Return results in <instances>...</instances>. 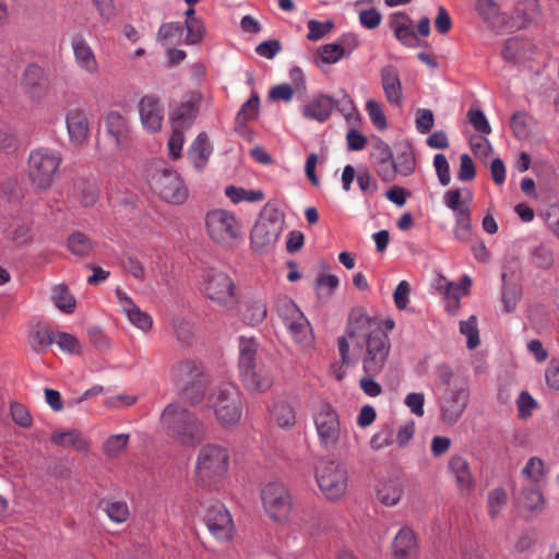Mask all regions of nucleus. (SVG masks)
Masks as SVG:
<instances>
[{
	"label": "nucleus",
	"instance_id": "f257e3e1",
	"mask_svg": "<svg viewBox=\"0 0 559 559\" xmlns=\"http://www.w3.org/2000/svg\"><path fill=\"white\" fill-rule=\"evenodd\" d=\"M349 343L360 352L366 377L359 381L362 392L371 397L382 393L381 385L372 377L380 373L388 359L391 343L382 322L369 317L362 309H353L348 316L345 336L338 338V350L343 364L349 362Z\"/></svg>",
	"mask_w": 559,
	"mask_h": 559
},
{
	"label": "nucleus",
	"instance_id": "f03ea898",
	"mask_svg": "<svg viewBox=\"0 0 559 559\" xmlns=\"http://www.w3.org/2000/svg\"><path fill=\"white\" fill-rule=\"evenodd\" d=\"M162 424L174 442L187 448L200 445L207 435L204 420L179 404H169L165 407Z\"/></svg>",
	"mask_w": 559,
	"mask_h": 559
},
{
	"label": "nucleus",
	"instance_id": "7ed1b4c3",
	"mask_svg": "<svg viewBox=\"0 0 559 559\" xmlns=\"http://www.w3.org/2000/svg\"><path fill=\"white\" fill-rule=\"evenodd\" d=\"M238 370L250 392H266L273 385L272 367L259 354V344L253 337H239Z\"/></svg>",
	"mask_w": 559,
	"mask_h": 559
},
{
	"label": "nucleus",
	"instance_id": "20e7f679",
	"mask_svg": "<svg viewBox=\"0 0 559 559\" xmlns=\"http://www.w3.org/2000/svg\"><path fill=\"white\" fill-rule=\"evenodd\" d=\"M476 10L497 32L520 29L539 19L538 2H518L514 14L502 12L498 2H477Z\"/></svg>",
	"mask_w": 559,
	"mask_h": 559
},
{
	"label": "nucleus",
	"instance_id": "39448f33",
	"mask_svg": "<svg viewBox=\"0 0 559 559\" xmlns=\"http://www.w3.org/2000/svg\"><path fill=\"white\" fill-rule=\"evenodd\" d=\"M230 451L227 447L209 442L198 452L194 474L197 481L202 486H211L221 481L228 473Z\"/></svg>",
	"mask_w": 559,
	"mask_h": 559
},
{
	"label": "nucleus",
	"instance_id": "423d86ee",
	"mask_svg": "<svg viewBox=\"0 0 559 559\" xmlns=\"http://www.w3.org/2000/svg\"><path fill=\"white\" fill-rule=\"evenodd\" d=\"M242 404V394L233 382L221 383L207 397V408L224 428L233 427L240 421Z\"/></svg>",
	"mask_w": 559,
	"mask_h": 559
},
{
	"label": "nucleus",
	"instance_id": "0eeeda50",
	"mask_svg": "<svg viewBox=\"0 0 559 559\" xmlns=\"http://www.w3.org/2000/svg\"><path fill=\"white\" fill-rule=\"evenodd\" d=\"M202 294L216 306L231 310L238 304V294L233 278L224 271L207 269L201 277Z\"/></svg>",
	"mask_w": 559,
	"mask_h": 559
},
{
	"label": "nucleus",
	"instance_id": "6e6552de",
	"mask_svg": "<svg viewBox=\"0 0 559 559\" xmlns=\"http://www.w3.org/2000/svg\"><path fill=\"white\" fill-rule=\"evenodd\" d=\"M170 377L174 382L182 386L181 393L186 401L191 404L202 401L207 379L199 361L185 359L174 364Z\"/></svg>",
	"mask_w": 559,
	"mask_h": 559
},
{
	"label": "nucleus",
	"instance_id": "1a4fd4ad",
	"mask_svg": "<svg viewBox=\"0 0 559 559\" xmlns=\"http://www.w3.org/2000/svg\"><path fill=\"white\" fill-rule=\"evenodd\" d=\"M61 160L59 152L47 147H40L31 152L27 176L35 191H46L51 187Z\"/></svg>",
	"mask_w": 559,
	"mask_h": 559
},
{
	"label": "nucleus",
	"instance_id": "9d476101",
	"mask_svg": "<svg viewBox=\"0 0 559 559\" xmlns=\"http://www.w3.org/2000/svg\"><path fill=\"white\" fill-rule=\"evenodd\" d=\"M316 480L328 500H338L347 490V467L337 460H321L316 467Z\"/></svg>",
	"mask_w": 559,
	"mask_h": 559
},
{
	"label": "nucleus",
	"instance_id": "9b49d317",
	"mask_svg": "<svg viewBox=\"0 0 559 559\" xmlns=\"http://www.w3.org/2000/svg\"><path fill=\"white\" fill-rule=\"evenodd\" d=\"M148 185L166 202L182 204L188 198V189L180 176L163 165L150 169Z\"/></svg>",
	"mask_w": 559,
	"mask_h": 559
},
{
	"label": "nucleus",
	"instance_id": "f8f14e48",
	"mask_svg": "<svg viewBox=\"0 0 559 559\" xmlns=\"http://www.w3.org/2000/svg\"><path fill=\"white\" fill-rule=\"evenodd\" d=\"M313 423L320 447L326 452L335 451L343 437L336 409L329 403H321L313 414Z\"/></svg>",
	"mask_w": 559,
	"mask_h": 559
},
{
	"label": "nucleus",
	"instance_id": "ddd939ff",
	"mask_svg": "<svg viewBox=\"0 0 559 559\" xmlns=\"http://www.w3.org/2000/svg\"><path fill=\"white\" fill-rule=\"evenodd\" d=\"M276 312L298 345L309 347L313 343L310 323L292 299L280 298L276 302Z\"/></svg>",
	"mask_w": 559,
	"mask_h": 559
},
{
	"label": "nucleus",
	"instance_id": "4468645a",
	"mask_svg": "<svg viewBox=\"0 0 559 559\" xmlns=\"http://www.w3.org/2000/svg\"><path fill=\"white\" fill-rule=\"evenodd\" d=\"M205 227L209 237L222 246H231L241 235V224L235 214L223 209L207 212Z\"/></svg>",
	"mask_w": 559,
	"mask_h": 559
},
{
	"label": "nucleus",
	"instance_id": "2eb2a0df",
	"mask_svg": "<svg viewBox=\"0 0 559 559\" xmlns=\"http://www.w3.org/2000/svg\"><path fill=\"white\" fill-rule=\"evenodd\" d=\"M390 27L395 38L407 48L421 46V37L430 34V19L423 16L417 24L404 12H394L390 16Z\"/></svg>",
	"mask_w": 559,
	"mask_h": 559
},
{
	"label": "nucleus",
	"instance_id": "dca6fc26",
	"mask_svg": "<svg viewBox=\"0 0 559 559\" xmlns=\"http://www.w3.org/2000/svg\"><path fill=\"white\" fill-rule=\"evenodd\" d=\"M261 499L266 514L274 522H285L293 509V498L288 488L278 481L267 483L262 491Z\"/></svg>",
	"mask_w": 559,
	"mask_h": 559
},
{
	"label": "nucleus",
	"instance_id": "f3484780",
	"mask_svg": "<svg viewBox=\"0 0 559 559\" xmlns=\"http://www.w3.org/2000/svg\"><path fill=\"white\" fill-rule=\"evenodd\" d=\"M202 521L211 535L221 542H229L234 536V522L229 511L221 502L204 508Z\"/></svg>",
	"mask_w": 559,
	"mask_h": 559
},
{
	"label": "nucleus",
	"instance_id": "a211bd4d",
	"mask_svg": "<svg viewBox=\"0 0 559 559\" xmlns=\"http://www.w3.org/2000/svg\"><path fill=\"white\" fill-rule=\"evenodd\" d=\"M469 402V391L461 386L445 390L439 401L440 418L447 426H454L463 416Z\"/></svg>",
	"mask_w": 559,
	"mask_h": 559
},
{
	"label": "nucleus",
	"instance_id": "6ab92c4d",
	"mask_svg": "<svg viewBox=\"0 0 559 559\" xmlns=\"http://www.w3.org/2000/svg\"><path fill=\"white\" fill-rule=\"evenodd\" d=\"M283 224L278 219L260 218L251 230V246L257 252H265L274 247L281 233Z\"/></svg>",
	"mask_w": 559,
	"mask_h": 559
},
{
	"label": "nucleus",
	"instance_id": "aec40b11",
	"mask_svg": "<svg viewBox=\"0 0 559 559\" xmlns=\"http://www.w3.org/2000/svg\"><path fill=\"white\" fill-rule=\"evenodd\" d=\"M371 160L377 175L384 182H392L397 174V164L394 160L391 147L378 139L372 144Z\"/></svg>",
	"mask_w": 559,
	"mask_h": 559
},
{
	"label": "nucleus",
	"instance_id": "412c9836",
	"mask_svg": "<svg viewBox=\"0 0 559 559\" xmlns=\"http://www.w3.org/2000/svg\"><path fill=\"white\" fill-rule=\"evenodd\" d=\"M140 121L144 130L151 133L158 132L162 129L164 120V106L159 97L155 95H144L138 104Z\"/></svg>",
	"mask_w": 559,
	"mask_h": 559
},
{
	"label": "nucleus",
	"instance_id": "4be33fe9",
	"mask_svg": "<svg viewBox=\"0 0 559 559\" xmlns=\"http://www.w3.org/2000/svg\"><path fill=\"white\" fill-rule=\"evenodd\" d=\"M105 129L112 138L118 150H126L131 144V127L129 120L118 111H110L105 117Z\"/></svg>",
	"mask_w": 559,
	"mask_h": 559
},
{
	"label": "nucleus",
	"instance_id": "5701e85b",
	"mask_svg": "<svg viewBox=\"0 0 559 559\" xmlns=\"http://www.w3.org/2000/svg\"><path fill=\"white\" fill-rule=\"evenodd\" d=\"M66 123L71 143L82 145L88 139L90 121L84 108L69 109L66 115Z\"/></svg>",
	"mask_w": 559,
	"mask_h": 559
},
{
	"label": "nucleus",
	"instance_id": "b1692460",
	"mask_svg": "<svg viewBox=\"0 0 559 559\" xmlns=\"http://www.w3.org/2000/svg\"><path fill=\"white\" fill-rule=\"evenodd\" d=\"M201 104V94L191 93L177 106L171 114L173 128L189 129L198 116Z\"/></svg>",
	"mask_w": 559,
	"mask_h": 559
},
{
	"label": "nucleus",
	"instance_id": "393cba45",
	"mask_svg": "<svg viewBox=\"0 0 559 559\" xmlns=\"http://www.w3.org/2000/svg\"><path fill=\"white\" fill-rule=\"evenodd\" d=\"M380 78L388 103L400 107L403 103V91L397 69L392 64L384 66L380 70Z\"/></svg>",
	"mask_w": 559,
	"mask_h": 559
},
{
	"label": "nucleus",
	"instance_id": "a878e982",
	"mask_svg": "<svg viewBox=\"0 0 559 559\" xmlns=\"http://www.w3.org/2000/svg\"><path fill=\"white\" fill-rule=\"evenodd\" d=\"M336 107L337 102L334 98L325 94H318L302 106L301 112L307 119L324 122Z\"/></svg>",
	"mask_w": 559,
	"mask_h": 559
},
{
	"label": "nucleus",
	"instance_id": "bb28decb",
	"mask_svg": "<svg viewBox=\"0 0 559 559\" xmlns=\"http://www.w3.org/2000/svg\"><path fill=\"white\" fill-rule=\"evenodd\" d=\"M116 296L121 311L134 326L142 331L151 330L153 320L148 313L142 311L122 289H116Z\"/></svg>",
	"mask_w": 559,
	"mask_h": 559
},
{
	"label": "nucleus",
	"instance_id": "cd10ccee",
	"mask_svg": "<svg viewBox=\"0 0 559 559\" xmlns=\"http://www.w3.org/2000/svg\"><path fill=\"white\" fill-rule=\"evenodd\" d=\"M72 49L76 66L90 75H96L99 72V64L95 53L88 43L82 36H75L72 39Z\"/></svg>",
	"mask_w": 559,
	"mask_h": 559
},
{
	"label": "nucleus",
	"instance_id": "c85d7f7f",
	"mask_svg": "<svg viewBox=\"0 0 559 559\" xmlns=\"http://www.w3.org/2000/svg\"><path fill=\"white\" fill-rule=\"evenodd\" d=\"M533 53V43L519 37H511L507 39L502 49L503 59L514 63L530 59Z\"/></svg>",
	"mask_w": 559,
	"mask_h": 559
},
{
	"label": "nucleus",
	"instance_id": "c756f323",
	"mask_svg": "<svg viewBox=\"0 0 559 559\" xmlns=\"http://www.w3.org/2000/svg\"><path fill=\"white\" fill-rule=\"evenodd\" d=\"M22 85L31 97H43L46 92L44 70L36 64L27 66L23 74Z\"/></svg>",
	"mask_w": 559,
	"mask_h": 559
},
{
	"label": "nucleus",
	"instance_id": "7c9ffc66",
	"mask_svg": "<svg viewBox=\"0 0 559 559\" xmlns=\"http://www.w3.org/2000/svg\"><path fill=\"white\" fill-rule=\"evenodd\" d=\"M417 542L415 534L408 526L402 527L392 543V552L395 559H408L415 552Z\"/></svg>",
	"mask_w": 559,
	"mask_h": 559
},
{
	"label": "nucleus",
	"instance_id": "2f4dec72",
	"mask_svg": "<svg viewBox=\"0 0 559 559\" xmlns=\"http://www.w3.org/2000/svg\"><path fill=\"white\" fill-rule=\"evenodd\" d=\"M212 152L213 146L209 141L207 134L205 132H201L189 146L188 158L197 169L201 170L207 164Z\"/></svg>",
	"mask_w": 559,
	"mask_h": 559
},
{
	"label": "nucleus",
	"instance_id": "473e14b6",
	"mask_svg": "<svg viewBox=\"0 0 559 559\" xmlns=\"http://www.w3.org/2000/svg\"><path fill=\"white\" fill-rule=\"evenodd\" d=\"M473 200V193L469 189H450L443 195V202L450 209L454 216L469 213V203Z\"/></svg>",
	"mask_w": 559,
	"mask_h": 559
},
{
	"label": "nucleus",
	"instance_id": "72a5a7b5",
	"mask_svg": "<svg viewBox=\"0 0 559 559\" xmlns=\"http://www.w3.org/2000/svg\"><path fill=\"white\" fill-rule=\"evenodd\" d=\"M53 342L55 337L47 323L38 321L32 324L28 332V344L34 352L44 353Z\"/></svg>",
	"mask_w": 559,
	"mask_h": 559
},
{
	"label": "nucleus",
	"instance_id": "f704fd0d",
	"mask_svg": "<svg viewBox=\"0 0 559 559\" xmlns=\"http://www.w3.org/2000/svg\"><path fill=\"white\" fill-rule=\"evenodd\" d=\"M450 473L454 476L457 487L464 491L468 490L474 483L473 475L469 469L468 462L460 456L454 455L448 463Z\"/></svg>",
	"mask_w": 559,
	"mask_h": 559
},
{
	"label": "nucleus",
	"instance_id": "c9c22d12",
	"mask_svg": "<svg viewBox=\"0 0 559 559\" xmlns=\"http://www.w3.org/2000/svg\"><path fill=\"white\" fill-rule=\"evenodd\" d=\"M51 441L59 447L73 448L76 451H87L88 442L79 430L55 431Z\"/></svg>",
	"mask_w": 559,
	"mask_h": 559
},
{
	"label": "nucleus",
	"instance_id": "e433bc0d",
	"mask_svg": "<svg viewBox=\"0 0 559 559\" xmlns=\"http://www.w3.org/2000/svg\"><path fill=\"white\" fill-rule=\"evenodd\" d=\"M272 416L276 424L282 428H290L296 423V413L292 404L287 401H276L272 408Z\"/></svg>",
	"mask_w": 559,
	"mask_h": 559
},
{
	"label": "nucleus",
	"instance_id": "4c0bfd02",
	"mask_svg": "<svg viewBox=\"0 0 559 559\" xmlns=\"http://www.w3.org/2000/svg\"><path fill=\"white\" fill-rule=\"evenodd\" d=\"M51 300L64 313H72L75 309V298L64 284H58L52 288Z\"/></svg>",
	"mask_w": 559,
	"mask_h": 559
},
{
	"label": "nucleus",
	"instance_id": "58836bf2",
	"mask_svg": "<svg viewBox=\"0 0 559 559\" xmlns=\"http://www.w3.org/2000/svg\"><path fill=\"white\" fill-rule=\"evenodd\" d=\"M402 493V485L395 480L384 481L378 489L379 500L389 507L395 506L401 500Z\"/></svg>",
	"mask_w": 559,
	"mask_h": 559
},
{
	"label": "nucleus",
	"instance_id": "ea45409f",
	"mask_svg": "<svg viewBox=\"0 0 559 559\" xmlns=\"http://www.w3.org/2000/svg\"><path fill=\"white\" fill-rule=\"evenodd\" d=\"M194 10L193 8H188L186 11V27H187V37L186 43L187 44H198L201 41L203 35H204V25L203 23L193 16Z\"/></svg>",
	"mask_w": 559,
	"mask_h": 559
},
{
	"label": "nucleus",
	"instance_id": "a19ab883",
	"mask_svg": "<svg viewBox=\"0 0 559 559\" xmlns=\"http://www.w3.org/2000/svg\"><path fill=\"white\" fill-rule=\"evenodd\" d=\"M225 194L230 199V201L235 204L240 203L242 201L247 202H258L263 200L264 193L260 190H246L243 188L228 186L225 189Z\"/></svg>",
	"mask_w": 559,
	"mask_h": 559
},
{
	"label": "nucleus",
	"instance_id": "79ce46f5",
	"mask_svg": "<svg viewBox=\"0 0 559 559\" xmlns=\"http://www.w3.org/2000/svg\"><path fill=\"white\" fill-rule=\"evenodd\" d=\"M266 313L265 304L257 300L247 305L246 309L242 311L241 318L245 323L254 326L264 321Z\"/></svg>",
	"mask_w": 559,
	"mask_h": 559
},
{
	"label": "nucleus",
	"instance_id": "37998d69",
	"mask_svg": "<svg viewBox=\"0 0 559 559\" xmlns=\"http://www.w3.org/2000/svg\"><path fill=\"white\" fill-rule=\"evenodd\" d=\"M508 502V493L503 488H495L488 493L487 507L489 516L495 520L504 509Z\"/></svg>",
	"mask_w": 559,
	"mask_h": 559
},
{
	"label": "nucleus",
	"instance_id": "c03bdc74",
	"mask_svg": "<svg viewBox=\"0 0 559 559\" xmlns=\"http://www.w3.org/2000/svg\"><path fill=\"white\" fill-rule=\"evenodd\" d=\"M99 506L106 512L108 518L116 523H123L129 518V508L122 501H100Z\"/></svg>",
	"mask_w": 559,
	"mask_h": 559
},
{
	"label": "nucleus",
	"instance_id": "a18cd8bd",
	"mask_svg": "<svg viewBox=\"0 0 559 559\" xmlns=\"http://www.w3.org/2000/svg\"><path fill=\"white\" fill-rule=\"evenodd\" d=\"M507 275L502 274V304L506 312H512L515 310L516 305L521 298V288L515 284H509L506 281Z\"/></svg>",
	"mask_w": 559,
	"mask_h": 559
},
{
	"label": "nucleus",
	"instance_id": "49530a36",
	"mask_svg": "<svg viewBox=\"0 0 559 559\" xmlns=\"http://www.w3.org/2000/svg\"><path fill=\"white\" fill-rule=\"evenodd\" d=\"M68 249L78 257H85L92 250V242L83 233L74 231L68 238Z\"/></svg>",
	"mask_w": 559,
	"mask_h": 559
},
{
	"label": "nucleus",
	"instance_id": "de8ad7c7",
	"mask_svg": "<svg viewBox=\"0 0 559 559\" xmlns=\"http://www.w3.org/2000/svg\"><path fill=\"white\" fill-rule=\"evenodd\" d=\"M130 440L128 433L112 435L104 442V453L109 457H118L127 448Z\"/></svg>",
	"mask_w": 559,
	"mask_h": 559
},
{
	"label": "nucleus",
	"instance_id": "09e8293b",
	"mask_svg": "<svg viewBox=\"0 0 559 559\" xmlns=\"http://www.w3.org/2000/svg\"><path fill=\"white\" fill-rule=\"evenodd\" d=\"M453 226L454 238L461 242H469L472 239V219L471 212L454 216Z\"/></svg>",
	"mask_w": 559,
	"mask_h": 559
},
{
	"label": "nucleus",
	"instance_id": "8fccbe9b",
	"mask_svg": "<svg viewBox=\"0 0 559 559\" xmlns=\"http://www.w3.org/2000/svg\"><path fill=\"white\" fill-rule=\"evenodd\" d=\"M520 503L530 511H539L544 506V497L536 487H527L521 492Z\"/></svg>",
	"mask_w": 559,
	"mask_h": 559
},
{
	"label": "nucleus",
	"instance_id": "3c124183",
	"mask_svg": "<svg viewBox=\"0 0 559 559\" xmlns=\"http://www.w3.org/2000/svg\"><path fill=\"white\" fill-rule=\"evenodd\" d=\"M260 108V98L257 93H253L251 97L241 106L236 117V123L245 124L248 121L257 117Z\"/></svg>",
	"mask_w": 559,
	"mask_h": 559
},
{
	"label": "nucleus",
	"instance_id": "603ef678",
	"mask_svg": "<svg viewBox=\"0 0 559 559\" xmlns=\"http://www.w3.org/2000/svg\"><path fill=\"white\" fill-rule=\"evenodd\" d=\"M532 261L536 267L549 269L554 264V250L545 243H540L532 250Z\"/></svg>",
	"mask_w": 559,
	"mask_h": 559
},
{
	"label": "nucleus",
	"instance_id": "864d4df0",
	"mask_svg": "<svg viewBox=\"0 0 559 559\" xmlns=\"http://www.w3.org/2000/svg\"><path fill=\"white\" fill-rule=\"evenodd\" d=\"M518 416L520 419L530 418L534 411L538 408L537 401L527 391H522L516 401Z\"/></svg>",
	"mask_w": 559,
	"mask_h": 559
},
{
	"label": "nucleus",
	"instance_id": "5fc2aeb1",
	"mask_svg": "<svg viewBox=\"0 0 559 559\" xmlns=\"http://www.w3.org/2000/svg\"><path fill=\"white\" fill-rule=\"evenodd\" d=\"M366 111L373 123V126L379 130H384L388 127L386 118L382 109V105L370 98L366 102Z\"/></svg>",
	"mask_w": 559,
	"mask_h": 559
},
{
	"label": "nucleus",
	"instance_id": "6e6d98bb",
	"mask_svg": "<svg viewBox=\"0 0 559 559\" xmlns=\"http://www.w3.org/2000/svg\"><path fill=\"white\" fill-rule=\"evenodd\" d=\"M460 332L467 337V347L474 349L479 344L477 318L471 316L466 321L460 323Z\"/></svg>",
	"mask_w": 559,
	"mask_h": 559
},
{
	"label": "nucleus",
	"instance_id": "4d7b16f0",
	"mask_svg": "<svg viewBox=\"0 0 559 559\" xmlns=\"http://www.w3.org/2000/svg\"><path fill=\"white\" fill-rule=\"evenodd\" d=\"M522 475L532 483L540 481L545 476L544 462L539 457H531L523 467Z\"/></svg>",
	"mask_w": 559,
	"mask_h": 559
},
{
	"label": "nucleus",
	"instance_id": "13d9d810",
	"mask_svg": "<svg viewBox=\"0 0 559 559\" xmlns=\"http://www.w3.org/2000/svg\"><path fill=\"white\" fill-rule=\"evenodd\" d=\"M319 58L321 62L326 64H333L340 61L344 56V49L336 43L325 44L319 48Z\"/></svg>",
	"mask_w": 559,
	"mask_h": 559
},
{
	"label": "nucleus",
	"instance_id": "bf43d9fd",
	"mask_svg": "<svg viewBox=\"0 0 559 559\" xmlns=\"http://www.w3.org/2000/svg\"><path fill=\"white\" fill-rule=\"evenodd\" d=\"M393 443V428L384 426L380 431L374 433L370 439L372 450L379 451Z\"/></svg>",
	"mask_w": 559,
	"mask_h": 559
},
{
	"label": "nucleus",
	"instance_id": "052dcab7",
	"mask_svg": "<svg viewBox=\"0 0 559 559\" xmlns=\"http://www.w3.org/2000/svg\"><path fill=\"white\" fill-rule=\"evenodd\" d=\"M182 34V26L179 23H165L159 27L158 39L165 45H171Z\"/></svg>",
	"mask_w": 559,
	"mask_h": 559
},
{
	"label": "nucleus",
	"instance_id": "680f3d73",
	"mask_svg": "<svg viewBox=\"0 0 559 559\" xmlns=\"http://www.w3.org/2000/svg\"><path fill=\"white\" fill-rule=\"evenodd\" d=\"M55 342L59 346V348L68 354H79L81 352V344L79 340L69 333H59Z\"/></svg>",
	"mask_w": 559,
	"mask_h": 559
},
{
	"label": "nucleus",
	"instance_id": "e2e57ef3",
	"mask_svg": "<svg viewBox=\"0 0 559 559\" xmlns=\"http://www.w3.org/2000/svg\"><path fill=\"white\" fill-rule=\"evenodd\" d=\"M334 24L331 21L319 22L316 20H311L308 22L309 33L307 35L310 40H319L324 37L328 33L331 32Z\"/></svg>",
	"mask_w": 559,
	"mask_h": 559
},
{
	"label": "nucleus",
	"instance_id": "0e129e2a",
	"mask_svg": "<svg viewBox=\"0 0 559 559\" xmlns=\"http://www.w3.org/2000/svg\"><path fill=\"white\" fill-rule=\"evenodd\" d=\"M468 121L474 127V129L483 134H489L491 132V127L485 116V114L480 109H469Z\"/></svg>",
	"mask_w": 559,
	"mask_h": 559
},
{
	"label": "nucleus",
	"instance_id": "69168bd1",
	"mask_svg": "<svg viewBox=\"0 0 559 559\" xmlns=\"http://www.w3.org/2000/svg\"><path fill=\"white\" fill-rule=\"evenodd\" d=\"M185 129L173 128V133L168 140V150L171 158L177 159L181 155L185 143Z\"/></svg>",
	"mask_w": 559,
	"mask_h": 559
},
{
	"label": "nucleus",
	"instance_id": "338daca9",
	"mask_svg": "<svg viewBox=\"0 0 559 559\" xmlns=\"http://www.w3.org/2000/svg\"><path fill=\"white\" fill-rule=\"evenodd\" d=\"M543 216L547 226L551 229L554 235L559 238V204L549 205L543 212Z\"/></svg>",
	"mask_w": 559,
	"mask_h": 559
},
{
	"label": "nucleus",
	"instance_id": "774afa93",
	"mask_svg": "<svg viewBox=\"0 0 559 559\" xmlns=\"http://www.w3.org/2000/svg\"><path fill=\"white\" fill-rule=\"evenodd\" d=\"M546 383L549 389L559 391V359H551L545 371Z\"/></svg>",
	"mask_w": 559,
	"mask_h": 559
}]
</instances>
